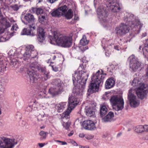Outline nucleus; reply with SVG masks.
<instances>
[{"label":"nucleus","mask_w":148,"mask_h":148,"mask_svg":"<svg viewBox=\"0 0 148 148\" xmlns=\"http://www.w3.org/2000/svg\"><path fill=\"white\" fill-rule=\"evenodd\" d=\"M127 15V18L124 19L126 24L122 23L119 27L116 29V33L118 35H122L128 32L130 29L127 25L132 29L136 26L140 29L143 27V24L140 23L138 18H135L133 14H128Z\"/></svg>","instance_id":"nucleus-1"},{"label":"nucleus","mask_w":148,"mask_h":148,"mask_svg":"<svg viewBox=\"0 0 148 148\" xmlns=\"http://www.w3.org/2000/svg\"><path fill=\"white\" fill-rule=\"evenodd\" d=\"M50 43L63 47H68L72 45V38L70 36L63 35L56 32H53V38L49 36Z\"/></svg>","instance_id":"nucleus-2"},{"label":"nucleus","mask_w":148,"mask_h":148,"mask_svg":"<svg viewBox=\"0 0 148 148\" xmlns=\"http://www.w3.org/2000/svg\"><path fill=\"white\" fill-rule=\"evenodd\" d=\"M104 78L103 75L99 73V71H98L96 74L93 75L91 77L92 82L88 91L91 93L98 91L100 85L102 83Z\"/></svg>","instance_id":"nucleus-3"},{"label":"nucleus","mask_w":148,"mask_h":148,"mask_svg":"<svg viewBox=\"0 0 148 148\" xmlns=\"http://www.w3.org/2000/svg\"><path fill=\"white\" fill-rule=\"evenodd\" d=\"M38 104L34 101L29 103L26 109V111L30 112L36 116L38 121H43L44 117V113L42 111H38Z\"/></svg>","instance_id":"nucleus-4"},{"label":"nucleus","mask_w":148,"mask_h":148,"mask_svg":"<svg viewBox=\"0 0 148 148\" xmlns=\"http://www.w3.org/2000/svg\"><path fill=\"white\" fill-rule=\"evenodd\" d=\"M110 103L114 110L119 111L124 108V101L123 97L120 95H113L111 97Z\"/></svg>","instance_id":"nucleus-5"},{"label":"nucleus","mask_w":148,"mask_h":148,"mask_svg":"<svg viewBox=\"0 0 148 148\" xmlns=\"http://www.w3.org/2000/svg\"><path fill=\"white\" fill-rule=\"evenodd\" d=\"M79 103V100H76L73 97H70L69 99L68 108L66 111L63 113L62 116V121L69 118V114L71 111Z\"/></svg>","instance_id":"nucleus-6"},{"label":"nucleus","mask_w":148,"mask_h":148,"mask_svg":"<svg viewBox=\"0 0 148 148\" xmlns=\"http://www.w3.org/2000/svg\"><path fill=\"white\" fill-rule=\"evenodd\" d=\"M0 141V148H13L18 143V140L14 137L10 139L2 137Z\"/></svg>","instance_id":"nucleus-7"},{"label":"nucleus","mask_w":148,"mask_h":148,"mask_svg":"<svg viewBox=\"0 0 148 148\" xmlns=\"http://www.w3.org/2000/svg\"><path fill=\"white\" fill-rule=\"evenodd\" d=\"M83 72L82 71L77 70L73 74L72 80L74 84L76 82L81 84L82 82L83 84L85 83L89 74Z\"/></svg>","instance_id":"nucleus-8"},{"label":"nucleus","mask_w":148,"mask_h":148,"mask_svg":"<svg viewBox=\"0 0 148 148\" xmlns=\"http://www.w3.org/2000/svg\"><path fill=\"white\" fill-rule=\"evenodd\" d=\"M128 60L130 62V69L131 71L136 72L141 70L142 63L135 57L134 55H132L130 56Z\"/></svg>","instance_id":"nucleus-9"},{"label":"nucleus","mask_w":148,"mask_h":148,"mask_svg":"<svg viewBox=\"0 0 148 148\" xmlns=\"http://www.w3.org/2000/svg\"><path fill=\"white\" fill-rule=\"evenodd\" d=\"M148 92V86L141 83L136 88V93L138 97L141 99L146 98Z\"/></svg>","instance_id":"nucleus-10"},{"label":"nucleus","mask_w":148,"mask_h":148,"mask_svg":"<svg viewBox=\"0 0 148 148\" xmlns=\"http://www.w3.org/2000/svg\"><path fill=\"white\" fill-rule=\"evenodd\" d=\"M132 90H129L128 95V99L132 107L136 108L140 105V101L136 96L132 93Z\"/></svg>","instance_id":"nucleus-11"},{"label":"nucleus","mask_w":148,"mask_h":148,"mask_svg":"<svg viewBox=\"0 0 148 148\" xmlns=\"http://www.w3.org/2000/svg\"><path fill=\"white\" fill-rule=\"evenodd\" d=\"M34 47L32 45H29L27 46L25 49V51L23 54V56L25 58L24 60H25L31 57L32 58H35L37 55V52H34Z\"/></svg>","instance_id":"nucleus-12"},{"label":"nucleus","mask_w":148,"mask_h":148,"mask_svg":"<svg viewBox=\"0 0 148 148\" xmlns=\"http://www.w3.org/2000/svg\"><path fill=\"white\" fill-rule=\"evenodd\" d=\"M30 69L28 71L27 73L29 76L31 82L32 83L35 82L38 78V75L34 71L36 69L35 66L31 65Z\"/></svg>","instance_id":"nucleus-13"},{"label":"nucleus","mask_w":148,"mask_h":148,"mask_svg":"<svg viewBox=\"0 0 148 148\" xmlns=\"http://www.w3.org/2000/svg\"><path fill=\"white\" fill-rule=\"evenodd\" d=\"M97 13L99 19L104 20L108 16L107 11L105 7L100 6L98 8Z\"/></svg>","instance_id":"nucleus-14"},{"label":"nucleus","mask_w":148,"mask_h":148,"mask_svg":"<svg viewBox=\"0 0 148 148\" xmlns=\"http://www.w3.org/2000/svg\"><path fill=\"white\" fill-rule=\"evenodd\" d=\"M15 49L14 50L11 49L8 53L9 56L10 57V59L11 60L10 62V64L13 66H15L17 63V59L16 58H17V55Z\"/></svg>","instance_id":"nucleus-15"},{"label":"nucleus","mask_w":148,"mask_h":148,"mask_svg":"<svg viewBox=\"0 0 148 148\" xmlns=\"http://www.w3.org/2000/svg\"><path fill=\"white\" fill-rule=\"evenodd\" d=\"M68 9L66 5L61 7L58 9L54 10L51 13L52 15L54 16H59L62 15L65 11Z\"/></svg>","instance_id":"nucleus-16"},{"label":"nucleus","mask_w":148,"mask_h":148,"mask_svg":"<svg viewBox=\"0 0 148 148\" xmlns=\"http://www.w3.org/2000/svg\"><path fill=\"white\" fill-rule=\"evenodd\" d=\"M24 19L27 23H32V25H29V28H32L33 29H35L36 27L34 25V23L35 19L33 15L29 13L26 14L24 16Z\"/></svg>","instance_id":"nucleus-17"},{"label":"nucleus","mask_w":148,"mask_h":148,"mask_svg":"<svg viewBox=\"0 0 148 148\" xmlns=\"http://www.w3.org/2000/svg\"><path fill=\"white\" fill-rule=\"evenodd\" d=\"M83 126L85 129L90 130H95L96 128L95 124L90 120L84 121Z\"/></svg>","instance_id":"nucleus-18"},{"label":"nucleus","mask_w":148,"mask_h":148,"mask_svg":"<svg viewBox=\"0 0 148 148\" xmlns=\"http://www.w3.org/2000/svg\"><path fill=\"white\" fill-rule=\"evenodd\" d=\"M114 113L110 112L108 114L102 119V121L104 123L110 122L114 121Z\"/></svg>","instance_id":"nucleus-19"},{"label":"nucleus","mask_w":148,"mask_h":148,"mask_svg":"<svg viewBox=\"0 0 148 148\" xmlns=\"http://www.w3.org/2000/svg\"><path fill=\"white\" fill-rule=\"evenodd\" d=\"M62 92L61 88H58L56 86H53L50 88L49 90V93L52 96H55L60 94Z\"/></svg>","instance_id":"nucleus-20"},{"label":"nucleus","mask_w":148,"mask_h":148,"mask_svg":"<svg viewBox=\"0 0 148 148\" xmlns=\"http://www.w3.org/2000/svg\"><path fill=\"white\" fill-rule=\"evenodd\" d=\"M39 70L42 73L41 77L43 81H46L50 77L49 72L46 71L45 68H41Z\"/></svg>","instance_id":"nucleus-21"},{"label":"nucleus","mask_w":148,"mask_h":148,"mask_svg":"<svg viewBox=\"0 0 148 148\" xmlns=\"http://www.w3.org/2000/svg\"><path fill=\"white\" fill-rule=\"evenodd\" d=\"M85 88L84 86H82V85L79 86V88H77L74 89L73 92L75 93V95L76 96H81L83 94V91Z\"/></svg>","instance_id":"nucleus-22"},{"label":"nucleus","mask_w":148,"mask_h":148,"mask_svg":"<svg viewBox=\"0 0 148 148\" xmlns=\"http://www.w3.org/2000/svg\"><path fill=\"white\" fill-rule=\"evenodd\" d=\"M38 40L40 42H43L45 39L44 30L42 28H39L38 29Z\"/></svg>","instance_id":"nucleus-23"},{"label":"nucleus","mask_w":148,"mask_h":148,"mask_svg":"<svg viewBox=\"0 0 148 148\" xmlns=\"http://www.w3.org/2000/svg\"><path fill=\"white\" fill-rule=\"evenodd\" d=\"M115 82L114 80L112 78L108 79L105 84V87L106 89H110L114 85Z\"/></svg>","instance_id":"nucleus-24"},{"label":"nucleus","mask_w":148,"mask_h":148,"mask_svg":"<svg viewBox=\"0 0 148 148\" xmlns=\"http://www.w3.org/2000/svg\"><path fill=\"white\" fill-rule=\"evenodd\" d=\"M85 112L87 116L91 117L95 114L94 110L92 107H86L85 108Z\"/></svg>","instance_id":"nucleus-25"},{"label":"nucleus","mask_w":148,"mask_h":148,"mask_svg":"<svg viewBox=\"0 0 148 148\" xmlns=\"http://www.w3.org/2000/svg\"><path fill=\"white\" fill-rule=\"evenodd\" d=\"M7 64L5 60H4L3 57H0V71L1 72L5 71Z\"/></svg>","instance_id":"nucleus-26"},{"label":"nucleus","mask_w":148,"mask_h":148,"mask_svg":"<svg viewBox=\"0 0 148 148\" xmlns=\"http://www.w3.org/2000/svg\"><path fill=\"white\" fill-rule=\"evenodd\" d=\"M66 102H62L57 104L56 108L57 110V111L60 112L63 111L64 108L66 106Z\"/></svg>","instance_id":"nucleus-27"},{"label":"nucleus","mask_w":148,"mask_h":148,"mask_svg":"<svg viewBox=\"0 0 148 148\" xmlns=\"http://www.w3.org/2000/svg\"><path fill=\"white\" fill-rule=\"evenodd\" d=\"M67 9L65 11V13L62 15H64L67 19H70L73 16V12L71 9L68 10L67 12Z\"/></svg>","instance_id":"nucleus-28"},{"label":"nucleus","mask_w":148,"mask_h":148,"mask_svg":"<svg viewBox=\"0 0 148 148\" xmlns=\"http://www.w3.org/2000/svg\"><path fill=\"white\" fill-rule=\"evenodd\" d=\"M54 85H56L58 88H61L62 89V85L63 84V82L61 81L59 79H56L54 80L53 82Z\"/></svg>","instance_id":"nucleus-29"},{"label":"nucleus","mask_w":148,"mask_h":148,"mask_svg":"<svg viewBox=\"0 0 148 148\" xmlns=\"http://www.w3.org/2000/svg\"><path fill=\"white\" fill-rule=\"evenodd\" d=\"M31 10L33 13H36L37 15L43 14V10L41 8H32Z\"/></svg>","instance_id":"nucleus-30"},{"label":"nucleus","mask_w":148,"mask_h":148,"mask_svg":"<svg viewBox=\"0 0 148 148\" xmlns=\"http://www.w3.org/2000/svg\"><path fill=\"white\" fill-rule=\"evenodd\" d=\"M110 8L112 11L114 12H117L118 10H119L120 9L118 3H116L115 5H110Z\"/></svg>","instance_id":"nucleus-31"},{"label":"nucleus","mask_w":148,"mask_h":148,"mask_svg":"<svg viewBox=\"0 0 148 148\" xmlns=\"http://www.w3.org/2000/svg\"><path fill=\"white\" fill-rule=\"evenodd\" d=\"M34 30L32 28H29V27L27 28H24L22 31L21 34V35H31V31Z\"/></svg>","instance_id":"nucleus-32"},{"label":"nucleus","mask_w":148,"mask_h":148,"mask_svg":"<svg viewBox=\"0 0 148 148\" xmlns=\"http://www.w3.org/2000/svg\"><path fill=\"white\" fill-rule=\"evenodd\" d=\"M47 15L46 13H44V15H40L38 18V21L41 23H45L47 21Z\"/></svg>","instance_id":"nucleus-33"},{"label":"nucleus","mask_w":148,"mask_h":148,"mask_svg":"<svg viewBox=\"0 0 148 148\" xmlns=\"http://www.w3.org/2000/svg\"><path fill=\"white\" fill-rule=\"evenodd\" d=\"M107 109L104 105H101L100 108V114L101 116L104 115L107 112Z\"/></svg>","instance_id":"nucleus-34"},{"label":"nucleus","mask_w":148,"mask_h":148,"mask_svg":"<svg viewBox=\"0 0 148 148\" xmlns=\"http://www.w3.org/2000/svg\"><path fill=\"white\" fill-rule=\"evenodd\" d=\"M141 83V81L139 80L138 78L136 77L134 78L133 80L132 85L134 87H136L137 88Z\"/></svg>","instance_id":"nucleus-35"},{"label":"nucleus","mask_w":148,"mask_h":148,"mask_svg":"<svg viewBox=\"0 0 148 148\" xmlns=\"http://www.w3.org/2000/svg\"><path fill=\"white\" fill-rule=\"evenodd\" d=\"M88 40H86V36L84 35L80 41V44L83 46H85L88 44Z\"/></svg>","instance_id":"nucleus-36"},{"label":"nucleus","mask_w":148,"mask_h":148,"mask_svg":"<svg viewBox=\"0 0 148 148\" xmlns=\"http://www.w3.org/2000/svg\"><path fill=\"white\" fill-rule=\"evenodd\" d=\"M143 125L137 126L135 127L134 130L137 133H141L143 132Z\"/></svg>","instance_id":"nucleus-37"},{"label":"nucleus","mask_w":148,"mask_h":148,"mask_svg":"<svg viewBox=\"0 0 148 148\" xmlns=\"http://www.w3.org/2000/svg\"><path fill=\"white\" fill-rule=\"evenodd\" d=\"M7 34L9 35L8 38H5L3 36L1 37L0 38V42H4L8 40V38H10L13 36V33L12 32L10 33L9 32Z\"/></svg>","instance_id":"nucleus-38"},{"label":"nucleus","mask_w":148,"mask_h":148,"mask_svg":"<svg viewBox=\"0 0 148 148\" xmlns=\"http://www.w3.org/2000/svg\"><path fill=\"white\" fill-rule=\"evenodd\" d=\"M5 91V87L3 84L0 81V93L1 95Z\"/></svg>","instance_id":"nucleus-39"},{"label":"nucleus","mask_w":148,"mask_h":148,"mask_svg":"<svg viewBox=\"0 0 148 148\" xmlns=\"http://www.w3.org/2000/svg\"><path fill=\"white\" fill-rule=\"evenodd\" d=\"M63 126L65 128L68 130L71 125V123L69 122H67L66 123L64 122L62 124Z\"/></svg>","instance_id":"nucleus-40"},{"label":"nucleus","mask_w":148,"mask_h":148,"mask_svg":"<svg viewBox=\"0 0 148 148\" xmlns=\"http://www.w3.org/2000/svg\"><path fill=\"white\" fill-rule=\"evenodd\" d=\"M143 49L144 52L146 51L148 52V39L146 40L145 46Z\"/></svg>","instance_id":"nucleus-41"},{"label":"nucleus","mask_w":148,"mask_h":148,"mask_svg":"<svg viewBox=\"0 0 148 148\" xmlns=\"http://www.w3.org/2000/svg\"><path fill=\"white\" fill-rule=\"evenodd\" d=\"M20 7V6H19L17 4H15L11 6L12 10L14 11H17L19 9Z\"/></svg>","instance_id":"nucleus-42"},{"label":"nucleus","mask_w":148,"mask_h":148,"mask_svg":"<svg viewBox=\"0 0 148 148\" xmlns=\"http://www.w3.org/2000/svg\"><path fill=\"white\" fill-rule=\"evenodd\" d=\"M47 134V132H45L43 131H41L39 133L40 135L42 136L43 138H46V134Z\"/></svg>","instance_id":"nucleus-43"},{"label":"nucleus","mask_w":148,"mask_h":148,"mask_svg":"<svg viewBox=\"0 0 148 148\" xmlns=\"http://www.w3.org/2000/svg\"><path fill=\"white\" fill-rule=\"evenodd\" d=\"M116 2V0H108L109 6H110L111 5H115L117 3Z\"/></svg>","instance_id":"nucleus-44"},{"label":"nucleus","mask_w":148,"mask_h":148,"mask_svg":"<svg viewBox=\"0 0 148 148\" xmlns=\"http://www.w3.org/2000/svg\"><path fill=\"white\" fill-rule=\"evenodd\" d=\"M143 132H148V125H143Z\"/></svg>","instance_id":"nucleus-45"},{"label":"nucleus","mask_w":148,"mask_h":148,"mask_svg":"<svg viewBox=\"0 0 148 148\" xmlns=\"http://www.w3.org/2000/svg\"><path fill=\"white\" fill-rule=\"evenodd\" d=\"M2 23H1V21H0V34L4 32V29L3 28H2Z\"/></svg>","instance_id":"nucleus-46"},{"label":"nucleus","mask_w":148,"mask_h":148,"mask_svg":"<svg viewBox=\"0 0 148 148\" xmlns=\"http://www.w3.org/2000/svg\"><path fill=\"white\" fill-rule=\"evenodd\" d=\"M18 28V27L17 25L16 24H15L12 26L11 30H16Z\"/></svg>","instance_id":"nucleus-47"},{"label":"nucleus","mask_w":148,"mask_h":148,"mask_svg":"<svg viewBox=\"0 0 148 148\" xmlns=\"http://www.w3.org/2000/svg\"><path fill=\"white\" fill-rule=\"evenodd\" d=\"M53 70L55 72H57L58 71V68L54 66H51Z\"/></svg>","instance_id":"nucleus-48"},{"label":"nucleus","mask_w":148,"mask_h":148,"mask_svg":"<svg viewBox=\"0 0 148 148\" xmlns=\"http://www.w3.org/2000/svg\"><path fill=\"white\" fill-rule=\"evenodd\" d=\"M145 77L147 78H148V65L147 67L145 70Z\"/></svg>","instance_id":"nucleus-49"},{"label":"nucleus","mask_w":148,"mask_h":148,"mask_svg":"<svg viewBox=\"0 0 148 148\" xmlns=\"http://www.w3.org/2000/svg\"><path fill=\"white\" fill-rule=\"evenodd\" d=\"M51 57L50 58V59L54 60H55L56 58V55L54 53L51 54Z\"/></svg>","instance_id":"nucleus-50"},{"label":"nucleus","mask_w":148,"mask_h":148,"mask_svg":"<svg viewBox=\"0 0 148 148\" xmlns=\"http://www.w3.org/2000/svg\"><path fill=\"white\" fill-rule=\"evenodd\" d=\"M88 47L87 46H85V47H83L81 48V50L82 52H84L85 50L88 49Z\"/></svg>","instance_id":"nucleus-51"},{"label":"nucleus","mask_w":148,"mask_h":148,"mask_svg":"<svg viewBox=\"0 0 148 148\" xmlns=\"http://www.w3.org/2000/svg\"><path fill=\"white\" fill-rule=\"evenodd\" d=\"M39 146L40 147H43L45 145V143H39L38 144Z\"/></svg>","instance_id":"nucleus-52"},{"label":"nucleus","mask_w":148,"mask_h":148,"mask_svg":"<svg viewBox=\"0 0 148 148\" xmlns=\"http://www.w3.org/2000/svg\"><path fill=\"white\" fill-rule=\"evenodd\" d=\"M111 67L112 69H116L117 67V66H114V65H111Z\"/></svg>","instance_id":"nucleus-53"},{"label":"nucleus","mask_w":148,"mask_h":148,"mask_svg":"<svg viewBox=\"0 0 148 148\" xmlns=\"http://www.w3.org/2000/svg\"><path fill=\"white\" fill-rule=\"evenodd\" d=\"M110 94V92H106L104 94V95L105 97H108V95L109 94Z\"/></svg>","instance_id":"nucleus-54"},{"label":"nucleus","mask_w":148,"mask_h":148,"mask_svg":"<svg viewBox=\"0 0 148 148\" xmlns=\"http://www.w3.org/2000/svg\"><path fill=\"white\" fill-rule=\"evenodd\" d=\"M114 48L115 49L117 50H119V49L120 48V47L117 46H114Z\"/></svg>","instance_id":"nucleus-55"},{"label":"nucleus","mask_w":148,"mask_h":148,"mask_svg":"<svg viewBox=\"0 0 148 148\" xmlns=\"http://www.w3.org/2000/svg\"><path fill=\"white\" fill-rule=\"evenodd\" d=\"M6 25L7 27H9L10 26V24L9 22H6L5 24Z\"/></svg>","instance_id":"nucleus-56"},{"label":"nucleus","mask_w":148,"mask_h":148,"mask_svg":"<svg viewBox=\"0 0 148 148\" xmlns=\"http://www.w3.org/2000/svg\"><path fill=\"white\" fill-rule=\"evenodd\" d=\"M79 136L81 138H83L84 136V135L83 133L80 134Z\"/></svg>","instance_id":"nucleus-57"},{"label":"nucleus","mask_w":148,"mask_h":148,"mask_svg":"<svg viewBox=\"0 0 148 148\" xmlns=\"http://www.w3.org/2000/svg\"><path fill=\"white\" fill-rule=\"evenodd\" d=\"M50 3H53L58 0H49Z\"/></svg>","instance_id":"nucleus-58"},{"label":"nucleus","mask_w":148,"mask_h":148,"mask_svg":"<svg viewBox=\"0 0 148 148\" xmlns=\"http://www.w3.org/2000/svg\"><path fill=\"white\" fill-rule=\"evenodd\" d=\"M61 143V145H67V143L65 142L62 141Z\"/></svg>","instance_id":"nucleus-59"},{"label":"nucleus","mask_w":148,"mask_h":148,"mask_svg":"<svg viewBox=\"0 0 148 148\" xmlns=\"http://www.w3.org/2000/svg\"><path fill=\"white\" fill-rule=\"evenodd\" d=\"M73 132L71 131V132L69 134H68V136H72L73 135Z\"/></svg>","instance_id":"nucleus-60"},{"label":"nucleus","mask_w":148,"mask_h":148,"mask_svg":"<svg viewBox=\"0 0 148 148\" xmlns=\"http://www.w3.org/2000/svg\"><path fill=\"white\" fill-rule=\"evenodd\" d=\"M110 52H109L108 53H107V52H105V55L106 56H110Z\"/></svg>","instance_id":"nucleus-61"},{"label":"nucleus","mask_w":148,"mask_h":148,"mask_svg":"<svg viewBox=\"0 0 148 148\" xmlns=\"http://www.w3.org/2000/svg\"><path fill=\"white\" fill-rule=\"evenodd\" d=\"M73 144L74 146H77V143L74 141H73Z\"/></svg>","instance_id":"nucleus-62"},{"label":"nucleus","mask_w":148,"mask_h":148,"mask_svg":"<svg viewBox=\"0 0 148 148\" xmlns=\"http://www.w3.org/2000/svg\"><path fill=\"white\" fill-rule=\"evenodd\" d=\"M146 35V33H143L142 34V36L143 37H144Z\"/></svg>","instance_id":"nucleus-63"},{"label":"nucleus","mask_w":148,"mask_h":148,"mask_svg":"<svg viewBox=\"0 0 148 148\" xmlns=\"http://www.w3.org/2000/svg\"><path fill=\"white\" fill-rule=\"evenodd\" d=\"M74 19L75 20H78V18L77 16H75Z\"/></svg>","instance_id":"nucleus-64"}]
</instances>
